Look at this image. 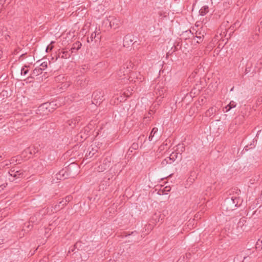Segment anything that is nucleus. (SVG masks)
<instances>
[{
  "mask_svg": "<svg viewBox=\"0 0 262 262\" xmlns=\"http://www.w3.org/2000/svg\"><path fill=\"white\" fill-rule=\"evenodd\" d=\"M103 23L106 25H108L111 28L116 29L120 26L121 21L119 17L110 16L104 19Z\"/></svg>",
  "mask_w": 262,
  "mask_h": 262,
  "instance_id": "nucleus-1",
  "label": "nucleus"
},
{
  "mask_svg": "<svg viewBox=\"0 0 262 262\" xmlns=\"http://www.w3.org/2000/svg\"><path fill=\"white\" fill-rule=\"evenodd\" d=\"M182 159V156L181 154H179V152L177 151L172 152L169 156V157L164 159L161 164L163 165H165L167 164H171L172 162H174L177 160V163H178L179 161H180Z\"/></svg>",
  "mask_w": 262,
  "mask_h": 262,
  "instance_id": "nucleus-2",
  "label": "nucleus"
},
{
  "mask_svg": "<svg viewBox=\"0 0 262 262\" xmlns=\"http://www.w3.org/2000/svg\"><path fill=\"white\" fill-rule=\"evenodd\" d=\"M133 68V63L131 61H127L123 66L120 68L119 70L117 72V75L120 78L122 76L128 74Z\"/></svg>",
  "mask_w": 262,
  "mask_h": 262,
  "instance_id": "nucleus-3",
  "label": "nucleus"
},
{
  "mask_svg": "<svg viewBox=\"0 0 262 262\" xmlns=\"http://www.w3.org/2000/svg\"><path fill=\"white\" fill-rule=\"evenodd\" d=\"M49 105H53L54 102H52L50 103H44L41 104L36 110V113L42 116L48 115L50 112V110L48 109Z\"/></svg>",
  "mask_w": 262,
  "mask_h": 262,
  "instance_id": "nucleus-4",
  "label": "nucleus"
},
{
  "mask_svg": "<svg viewBox=\"0 0 262 262\" xmlns=\"http://www.w3.org/2000/svg\"><path fill=\"white\" fill-rule=\"evenodd\" d=\"M24 172L23 170L15 166L10 169L9 171V174L15 178H18L23 177Z\"/></svg>",
  "mask_w": 262,
  "mask_h": 262,
  "instance_id": "nucleus-5",
  "label": "nucleus"
},
{
  "mask_svg": "<svg viewBox=\"0 0 262 262\" xmlns=\"http://www.w3.org/2000/svg\"><path fill=\"white\" fill-rule=\"evenodd\" d=\"M239 201V198L232 196L230 198H227L225 202L230 206L231 209L233 210V208L237 207Z\"/></svg>",
  "mask_w": 262,
  "mask_h": 262,
  "instance_id": "nucleus-6",
  "label": "nucleus"
},
{
  "mask_svg": "<svg viewBox=\"0 0 262 262\" xmlns=\"http://www.w3.org/2000/svg\"><path fill=\"white\" fill-rule=\"evenodd\" d=\"M92 97L93 100L92 101L93 103L97 105L98 103L99 104L102 101V97L103 95L100 91H96L94 92L92 95Z\"/></svg>",
  "mask_w": 262,
  "mask_h": 262,
  "instance_id": "nucleus-7",
  "label": "nucleus"
},
{
  "mask_svg": "<svg viewBox=\"0 0 262 262\" xmlns=\"http://www.w3.org/2000/svg\"><path fill=\"white\" fill-rule=\"evenodd\" d=\"M134 35L130 34H127L125 35L123 39V46L124 47L128 48L131 45L133 44V41L134 40Z\"/></svg>",
  "mask_w": 262,
  "mask_h": 262,
  "instance_id": "nucleus-8",
  "label": "nucleus"
},
{
  "mask_svg": "<svg viewBox=\"0 0 262 262\" xmlns=\"http://www.w3.org/2000/svg\"><path fill=\"white\" fill-rule=\"evenodd\" d=\"M40 219L41 217L40 213L38 212H36L34 213L32 216L30 217V222L37 224Z\"/></svg>",
  "mask_w": 262,
  "mask_h": 262,
  "instance_id": "nucleus-9",
  "label": "nucleus"
},
{
  "mask_svg": "<svg viewBox=\"0 0 262 262\" xmlns=\"http://www.w3.org/2000/svg\"><path fill=\"white\" fill-rule=\"evenodd\" d=\"M196 178H197V174H196V172L194 171V170H191L190 172V176L188 177L187 181L188 183H193V182L195 181V179H196Z\"/></svg>",
  "mask_w": 262,
  "mask_h": 262,
  "instance_id": "nucleus-10",
  "label": "nucleus"
},
{
  "mask_svg": "<svg viewBox=\"0 0 262 262\" xmlns=\"http://www.w3.org/2000/svg\"><path fill=\"white\" fill-rule=\"evenodd\" d=\"M81 43L79 41H76L73 44L71 49V53H76L77 51L81 48Z\"/></svg>",
  "mask_w": 262,
  "mask_h": 262,
  "instance_id": "nucleus-11",
  "label": "nucleus"
},
{
  "mask_svg": "<svg viewBox=\"0 0 262 262\" xmlns=\"http://www.w3.org/2000/svg\"><path fill=\"white\" fill-rule=\"evenodd\" d=\"M72 199V196L68 195L64 199L59 202V204H62V208H63Z\"/></svg>",
  "mask_w": 262,
  "mask_h": 262,
  "instance_id": "nucleus-12",
  "label": "nucleus"
},
{
  "mask_svg": "<svg viewBox=\"0 0 262 262\" xmlns=\"http://www.w3.org/2000/svg\"><path fill=\"white\" fill-rule=\"evenodd\" d=\"M88 150H89V152H87L85 155V157L87 158L92 157L97 151V149H95L93 147H91V148L90 147V148H89Z\"/></svg>",
  "mask_w": 262,
  "mask_h": 262,
  "instance_id": "nucleus-13",
  "label": "nucleus"
},
{
  "mask_svg": "<svg viewBox=\"0 0 262 262\" xmlns=\"http://www.w3.org/2000/svg\"><path fill=\"white\" fill-rule=\"evenodd\" d=\"M209 7L207 5H204L202 7L199 11L200 14L202 16H204L209 12Z\"/></svg>",
  "mask_w": 262,
  "mask_h": 262,
  "instance_id": "nucleus-14",
  "label": "nucleus"
},
{
  "mask_svg": "<svg viewBox=\"0 0 262 262\" xmlns=\"http://www.w3.org/2000/svg\"><path fill=\"white\" fill-rule=\"evenodd\" d=\"M191 254L190 253H186L185 255H184L182 257H181L177 262H188V260L190 258Z\"/></svg>",
  "mask_w": 262,
  "mask_h": 262,
  "instance_id": "nucleus-15",
  "label": "nucleus"
},
{
  "mask_svg": "<svg viewBox=\"0 0 262 262\" xmlns=\"http://www.w3.org/2000/svg\"><path fill=\"white\" fill-rule=\"evenodd\" d=\"M66 173V171L64 169H62L61 170L59 171L58 173L56 174V178L58 180H61L62 178H67V177L65 176Z\"/></svg>",
  "mask_w": 262,
  "mask_h": 262,
  "instance_id": "nucleus-16",
  "label": "nucleus"
},
{
  "mask_svg": "<svg viewBox=\"0 0 262 262\" xmlns=\"http://www.w3.org/2000/svg\"><path fill=\"white\" fill-rule=\"evenodd\" d=\"M236 106V103L235 102H234V101H230L229 104H228L225 107L226 112H227L229 111L231 109L235 107Z\"/></svg>",
  "mask_w": 262,
  "mask_h": 262,
  "instance_id": "nucleus-17",
  "label": "nucleus"
},
{
  "mask_svg": "<svg viewBox=\"0 0 262 262\" xmlns=\"http://www.w3.org/2000/svg\"><path fill=\"white\" fill-rule=\"evenodd\" d=\"M177 147L176 151L179 152V154H181L182 155V153L185 151V146L184 144H179L177 146Z\"/></svg>",
  "mask_w": 262,
  "mask_h": 262,
  "instance_id": "nucleus-18",
  "label": "nucleus"
},
{
  "mask_svg": "<svg viewBox=\"0 0 262 262\" xmlns=\"http://www.w3.org/2000/svg\"><path fill=\"white\" fill-rule=\"evenodd\" d=\"M43 70L40 67H37L33 71L32 75L34 76L39 75L42 73Z\"/></svg>",
  "mask_w": 262,
  "mask_h": 262,
  "instance_id": "nucleus-19",
  "label": "nucleus"
},
{
  "mask_svg": "<svg viewBox=\"0 0 262 262\" xmlns=\"http://www.w3.org/2000/svg\"><path fill=\"white\" fill-rule=\"evenodd\" d=\"M158 129L157 127H154L150 134V135L148 137V140L149 141H151L152 140V138L155 136V134L158 132Z\"/></svg>",
  "mask_w": 262,
  "mask_h": 262,
  "instance_id": "nucleus-20",
  "label": "nucleus"
},
{
  "mask_svg": "<svg viewBox=\"0 0 262 262\" xmlns=\"http://www.w3.org/2000/svg\"><path fill=\"white\" fill-rule=\"evenodd\" d=\"M139 145L137 143H133L132 145V146L130 147V148L128 149V151L132 152L133 151V150H137L138 149Z\"/></svg>",
  "mask_w": 262,
  "mask_h": 262,
  "instance_id": "nucleus-21",
  "label": "nucleus"
},
{
  "mask_svg": "<svg viewBox=\"0 0 262 262\" xmlns=\"http://www.w3.org/2000/svg\"><path fill=\"white\" fill-rule=\"evenodd\" d=\"M52 211L53 212H57V211L60 210L62 209V204H59V203L58 204L55 205L54 206H52Z\"/></svg>",
  "mask_w": 262,
  "mask_h": 262,
  "instance_id": "nucleus-22",
  "label": "nucleus"
},
{
  "mask_svg": "<svg viewBox=\"0 0 262 262\" xmlns=\"http://www.w3.org/2000/svg\"><path fill=\"white\" fill-rule=\"evenodd\" d=\"M254 141H253V143H251L250 144H248V145H246V146H245L244 150H245L246 151H248L250 149L253 148L255 147V145H254Z\"/></svg>",
  "mask_w": 262,
  "mask_h": 262,
  "instance_id": "nucleus-23",
  "label": "nucleus"
},
{
  "mask_svg": "<svg viewBox=\"0 0 262 262\" xmlns=\"http://www.w3.org/2000/svg\"><path fill=\"white\" fill-rule=\"evenodd\" d=\"M61 53L62 54L61 56L62 58H68L71 56V53L68 51H63Z\"/></svg>",
  "mask_w": 262,
  "mask_h": 262,
  "instance_id": "nucleus-24",
  "label": "nucleus"
},
{
  "mask_svg": "<svg viewBox=\"0 0 262 262\" xmlns=\"http://www.w3.org/2000/svg\"><path fill=\"white\" fill-rule=\"evenodd\" d=\"M50 62L48 61H45L40 64V68L43 71L48 67V63Z\"/></svg>",
  "mask_w": 262,
  "mask_h": 262,
  "instance_id": "nucleus-25",
  "label": "nucleus"
},
{
  "mask_svg": "<svg viewBox=\"0 0 262 262\" xmlns=\"http://www.w3.org/2000/svg\"><path fill=\"white\" fill-rule=\"evenodd\" d=\"M161 215V214L159 213H155L152 217V220H154L156 223L160 222Z\"/></svg>",
  "mask_w": 262,
  "mask_h": 262,
  "instance_id": "nucleus-26",
  "label": "nucleus"
},
{
  "mask_svg": "<svg viewBox=\"0 0 262 262\" xmlns=\"http://www.w3.org/2000/svg\"><path fill=\"white\" fill-rule=\"evenodd\" d=\"M96 37V33L95 32H93L91 34V35L90 37L88 38V42L92 41L93 39L95 38Z\"/></svg>",
  "mask_w": 262,
  "mask_h": 262,
  "instance_id": "nucleus-27",
  "label": "nucleus"
},
{
  "mask_svg": "<svg viewBox=\"0 0 262 262\" xmlns=\"http://www.w3.org/2000/svg\"><path fill=\"white\" fill-rule=\"evenodd\" d=\"M27 67L26 66H25L24 67H23L21 68V75H25L28 73L29 70L25 69V68Z\"/></svg>",
  "mask_w": 262,
  "mask_h": 262,
  "instance_id": "nucleus-28",
  "label": "nucleus"
},
{
  "mask_svg": "<svg viewBox=\"0 0 262 262\" xmlns=\"http://www.w3.org/2000/svg\"><path fill=\"white\" fill-rule=\"evenodd\" d=\"M18 158V157H12L10 160V164H14L15 163V162H16L18 160L17 159Z\"/></svg>",
  "mask_w": 262,
  "mask_h": 262,
  "instance_id": "nucleus-29",
  "label": "nucleus"
},
{
  "mask_svg": "<svg viewBox=\"0 0 262 262\" xmlns=\"http://www.w3.org/2000/svg\"><path fill=\"white\" fill-rule=\"evenodd\" d=\"M204 37L203 35L201 36H196L195 37L198 38V40H196V42L200 43L203 41V37Z\"/></svg>",
  "mask_w": 262,
  "mask_h": 262,
  "instance_id": "nucleus-30",
  "label": "nucleus"
},
{
  "mask_svg": "<svg viewBox=\"0 0 262 262\" xmlns=\"http://www.w3.org/2000/svg\"><path fill=\"white\" fill-rule=\"evenodd\" d=\"M78 245H80V243H76L74 246V248H71L70 249V251H71L72 252H73L74 251V249L75 248H77V246H78Z\"/></svg>",
  "mask_w": 262,
  "mask_h": 262,
  "instance_id": "nucleus-31",
  "label": "nucleus"
},
{
  "mask_svg": "<svg viewBox=\"0 0 262 262\" xmlns=\"http://www.w3.org/2000/svg\"><path fill=\"white\" fill-rule=\"evenodd\" d=\"M161 90H160L159 88H158L157 89V90H158V91H159V95L160 96H161L162 95V94H163V92H164V91H165L163 88H161Z\"/></svg>",
  "mask_w": 262,
  "mask_h": 262,
  "instance_id": "nucleus-32",
  "label": "nucleus"
},
{
  "mask_svg": "<svg viewBox=\"0 0 262 262\" xmlns=\"http://www.w3.org/2000/svg\"><path fill=\"white\" fill-rule=\"evenodd\" d=\"M4 35L6 40H8V39L10 38V35L8 34H4Z\"/></svg>",
  "mask_w": 262,
  "mask_h": 262,
  "instance_id": "nucleus-33",
  "label": "nucleus"
},
{
  "mask_svg": "<svg viewBox=\"0 0 262 262\" xmlns=\"http://www.w3.org/2000/svg\"><path fill=\"white\" fill-rule=\"evenodd\" d=\"M213 108H209V109L207 111V113H207V115H208V113H209V114H210L211 113H213Z\"/></svg>",
  "mask_w": 262,
  "mask_h": 262,
  "instance_id": "nucleus-34",
  "label": "nucleus"
},
{
  "mask_svg": "<svg viewBox=\"0 0 262 262\" xmlns=\"http://www.w3.org/2000/svg\"><path fill=\"white\" fill-rule=\"evenodd\" d=\"M244 222H246L245 219L244 218H242L240 220L238 224H241V223L243 224Z\"/></svg>",
  "mask_w": 262,
  "mask_h": 262,
  "instance_id": "nucleus-35",
  "label": "nucleus"
},
{
  "mask_svg": "<svg viewBox=\"0 0 262 262\" xmlns=\"http://www.w3.org/2000/svg\"><path fill=\"white\" fill-rule=\"evenodd\" d=\"M6 163L5 164V166H8L10 164V160L9 161H6Z\"/></svg>",
  "mask_w": 262,
  "mask_h": 262,
  "instance_id": "nucleus-36",
  "label": "nucleus"
},
{
  "mask_svg": "<svg viewBox=\"0 0 262 262\" xmlns=\"http://www.w3.org/2000/svg\"><path fill=\"white\" fill-rule=\"evenodd\" d=\"M259 24L262 27V17L259 19Z\"/></svg>",
  "mask_w": 262,
  "mask_h": 262,
  "instance_id": "nucleus-37",
  "label": "nucleus"
},
{
  "mask_svg": "<svg viewBox=\"0 0 262 262\" xmlns=\"http://www.w3.org/2000/svg\"><path fill=\"white\" fill-rule=\"evenodd\" d=\"M25 55V54H22L19 57V59H21L23 58V56Z\"/></svg>",
  "mask_w": 262,
  "mask_h": 262,
  "instance_id": "nucleus-38",
  "label": "nucleus"
},
{
  "mask_svg": "<svg viewBox=\"0 0 262 262\" xmlns=\"http://www.w3.org/2000/svg\"><path fill=\"white\" fill-rule=\"evenodd\" d=\"M167 187H165V188H164V191H170V189H169V188H168V189H167Z\"/></svg>",
  "mask_w": 262,
  "mask_h": 262,
  "instance_id": "nucleus-39",
  "label": "nucleus"
},
{
  "mask_svg": "<svg viewBox=\"0 0 262 262\" xmlns=\"http://www.w3.org/2000/svg\"><path fill=\"white\" fill-rule=\"evenodd\" d=\"M2 53H3V52H2L1 50H0V59H1V57H2Z\"/></svg>",
  "mask_w": 262,
  "mask_h": 262,
  "instance_id": "nucleus-40",
  "label": "nucleus"
},
{
  "mask_svg": "<svg viewBox=\"0 0 262 262\" xmlns=\"http://www.w3.org/2000/svg\"><path fill=\"white\" fill-rule=\"evenodd\" d=\"M30 225H27V228H28V229H30Z\"/></svg>",
  "mask_w": 262,
  "mask_h": 262,
  "instance_id": "nucleus-41",
  "label": "nucleus"
},
{
  "mask_svg": "<svg viewBox=\"0 0 262 262\" xmlns=\"http://www.w3.org/2000/svg\"><path fill=\"white\" fill-rule=\"evenodd\" d=\"M76 123V122L75 120H74V125H75Z\"/></svg>",
  "mask_w": 262,
  "mask_h": 262,
  "instance_id": "nucleus-42",
  "label": "nucleus"
},
{
  "mask_svg": "<svg viewBox=\"0 0 262 262\" xmlns=\"http://www.w3.org/2000/svg\"><path fill=\"white\" fill-rule=\"evenodd\" d=\"M49 48V47H47V50H48Z\"/></svg>",
  "mask_w": 262,
  "mask_h": 262,
  "instance_id": "nucleus-43",
  "label": "nucleus"
},
{
  "mask_svg": "<svg viewBox=\"0 0 262 262\" xmlns=\"http://www.w3.org/2000/svg\"><path fill=\"white\" fill-rule=\"evenodd\" d=\"M52 48H53V47H51L50 48V50H52Z\"/></svg>",
  "mask_w": 262,
  "mask_h": 262,
  "instance_id": "nucleus-44",
  "label": "nucleus"
},
{
  "mask_svg": "<svg viewBox=\"0 0 262 262\" xmlns=\"http://www.w3.org/2000/svg\"><path fill=\"white\" fill-rule=\"evenodd\" d=\"M141 136H140L138 138V139H139L140 138H141Z\"/></svg>",
  "mask_w": 262,
  "mask_h": 262,
  "instance_id": "nucleus-45",
  "label": "nucleus"
},
{
  "mask_svg": "<svg viewBox=\"0 0 262 262\" xmlns=\"http://www.w3.org/2000/svg\"><path fill=\"white\" fill-rule=\"evenodd\" d=\"M260 242L262 243V241Z\"/></svg>",
  "mask_w": 262,
  "mask_h": 262,
  "instance_id": "nucleus-46",
  "label": "nucleus"
},
{
  "mask_svg": "<svg viewBox=\"0 0 262 262\" xmlns=\"http://www.w3.org/2000/svg\"><path fill=\"white\" fill-rule=\"evenodd\" d=\"M1 157V156H0V158Z\"/></svg>",
  "mask_w": 262,
  "mask_h": 262,
  "instance_id": "nucleus-47",
  "label": "nucleus"
}]
</instances>
